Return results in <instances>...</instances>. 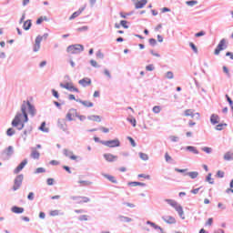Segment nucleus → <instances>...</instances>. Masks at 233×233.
<instances>
[{
	"mask_svg": "<svg viewBox=\"0 0 233 233\" xmlns=\"http://www.w3.org/2000/svg\"><path fill=\"white\" fill-rule=\"evenodd\" d=\"M28 108L31 116H35V108L30 104V101H24L21 106V113H17L12 121V127H16L18 130L25 128V123H28V115L26 109Z\"/></svg>",
	"mask_w": 233,
	"mask_h": 233,
	"instance_id": "f257e3e1",
	"label": "nucleus"
},
{
	"mask_svg": "<svg viewBox=\"0 0 233 233\" xmlns=\"http://www.w3.org/2000/svg\"><path fill=\"white\" fill-rule=\"evenodd\" d=\"M47 38H48V33L44 34L43 36L41 35L36 36L35 40L34 47H33L34 52H39V50L41 49V41H43V39H47Z\"/></svg>",
	"mask_w": 233,
	"mask_h": 233,
	"instance_id": "f03ea898",
	"label": "nucleus"
},
{
	"mask_svg": "<svg viewBox=\"0 0 233 233\" xmlns=\"http://www.w3.org/2000/svg\"><path fill=\"white\" fill-rule=\"evenodd\" d=\"M85 50V47L79 44L69 46L66 49V52L68 54H80V52H83Z\"/></svg>",
	"mask_w": 233,
	"mask_h": 233,
	"instance_id": "7ed1b4c3",
	"label": "nucleus"
},
{
	"mask_svg": "<svg viewBox=\"0 0 233 233\" xmlns=\"http://www.w3.org/2000/svg\"><path fill=\"white\" fill-rule=\"evenodd\" d=\"M166 201L168 205H170V207H173V208H175V210L178 212V215L180 217H183L184 211H183V207H181V205L177 204L176 200H172V199H166Z\"/></svg>",
	"mask_w": 233,
	"mask_h": 233,
	"instance_id": "20e7f679",
	"label": "nucleus"
},
{
	"mask_svg": "<svg viewBox=\"0 0 233 233\" xmlns=\"http://www.w3.org/2000/svg\"><path fill=\"white\" fill-rule=\"evenodd\" d=\"M166 201L168 205H170V207H173V208H175V210L178 212V215L180 217H183L184 211H183V207H181V205L177 204L176 200H172V199H166Z\"/></svg>",
	"mask_w": 233,
	"mask_h": 233,
	"instance_id": "39448f33",
	"label": "nucleus"
},
{
	"mask_svg": "<svg viewBox=\"0 0 233 233\" xmlns=\"http://www.w3.org/2000/svg\"><path fill=\"white\" fill-rule=\"evenodd\" d=\"M227 48V40L225 38L221 39L217 46L214 54L215 56H219V53L222 52V50H226Z\"/></svg>",
	"mask_w": 233,
	"mask_h": 233,
	"instance_id": "423d86ee",
	"label": "nucleus"
},
{
	"mask_svg": "<svg viewBox=\"0 0 233 233\" xmlns=\"http://www.w3.org/2000/svg\"><path fill=\"white\" fill-rule=\"evenodd\" d=\"M60 86L61 88H66V90H69V92H76V94H79V89L74 86V84L72 82H67L66 84L61 83Z\"/></svg>",
	"mask_w": 233,
	"mask_h": 233,
	"instance_id": "0eeeda50",
	"label": "nucleus"
},
{
	"mask_svg": "<svg viewBox=\"0 0 233 233\" xmlns=\"http://www.w3.org/2000/svg\"><path fill=\"white\" fill-rule=\"evenodd\" d=\"M105 145V147H108L109 148H115L116 147H120L121 142H119V139L116 138L114 140H107L102 143Z\"/></svg>",
	"mask_w": 233,
	"mask_h": 233,
	"instance_id": "6e6552de",
	"label": "nucleus"
},
{
	"mask_svg": "<svg viewBox=\"0 0 233 233\" xmlns=\"http://www.w3.org/2000/svg\"><path fill=\"white\" fill-rule=\"evenodd\" d=\"M23 179H24L23 175H18L15 178V183H14V186H13V190H19L21 188V185H23Z\"/></svg>",
	"mask_w": 233,
	"mask_h": 233,
	"instance_id": "1a4fd4ad",
	"label": "nucleus"
},
{
	"mask_svg": "<svg viewBox=\"0 0 233 233\" xmlns=\"http://www.w3.org/2000/svg\"><path fill=\"white\" fill-rule=\"evenodd\" d=\"M185 117H192L194 118L195 116H197V119H200L201 116L199 113H195L194 109H186L184 111Z\"/></svg>",
	"mask_w": 233,
	"mask_h": 233,
	"instance_id": "9d476101",
	"label": "nucleus"
},
{
	"mask_svg": "<svg viewBox=\"0 0 233 233\" xmlns=\"http://www.w3.org/2000/svg\"><path fill=\"white\" fill-rule=\"evenodd\" d=\"M67 121H74L75 117H77V110L71 109L68 111V113L66 116Z\"/></svg>",
	"mask_w": 233,
	"mask_h": 233,
	"instance_id": "9b49d317",
	"label": "nucleus"
},
{
	"mask_svg": "<svg viewBox=\"0 0 233 233\" xmlns=\"http://www.w3.org/2000/svg\"><path fill=\"white\" fill-rule=\"evenodd\" d=\"M64 154L66 156V157L72 159L73 161H77V159H79V157L74 155V152L68 149H64Z\"/></svg>",
	"mask_w": 233,
	"mask_h": 233,
	"instance_id": "f8f14e48",
	"label": "nucleus"
},
{
	"mask_svg": "<svg viewBox=\"0 0 233 233\" xmlns=\"http://www.w3.org/2000/svg\"><path fill=\"white\" fill-rule=\"evenodd\" d=\"M78 84L81 85V86H90V85H92V79L88 78V77H85L81 80L78 81Z\"/></svg>",
	"mask_w": 233,
	"mask_h": 233,
	"instance_id": "ddd939ff",
	"label": "nucleus"
},
{
	"mask_svg": "<svg viewBox=\"0 0 233 233\" xmlns=\"http://www.w3.org/2000/svg\"><path fill=\"white\" fill-rule=\"evenodd\" d=\"M76 103H80L81 105H83V106H86V108H92V106H94V103L88 100L76 99Z\"/></svg>",
	"mask_w": 233,
	"mask_h": 233,
	"instance_id": "4468645a",
	"label": "nucleus"
},
{
	"mask_svg": "<svg viewBox=\"0 0 233 233\" xmlns=\"http://www.w3.org/2000/svg\"><path fill=\"white\" fill-rule=\"evenodd\" d=\"M26 163H28V161H26V160L22 161V162L18 165V167L15 169V174H19V172H20L21 170H23V169L25 168V167H26Z\"/></svg>",
	"mask_w": 233,
	"mask_h": 233,
	"instance_id": "2eb2a0df",
	"label": "nucleus"
},
{
	"mask_svg": "<svg viewBox=\"0 0 233 233\" xmlns=\"http://www.w3.org/2000/svg\"><path fill=\"white\" fill-rule=\"evenodd\" d=\"M147 3H148V1H147V0L137 1L135 4V8H137V10H139L140 8H143L147 5Z\"/></svg>",
	"mask_w": 233,
	"mask_h": 233,
	"instance_id": "dca6fc26",
	"label": "nucleus"
},
{
	"mask_svg": "<svg viewBox=\"0 0 233 233\" xmlns=\"http://www.w3.org/2000/svg\"><path fill=\"white\" fill-rule=\"evenodd\" d=\"M104 157L109 163H112L113 161H116V159H117V156H114L112 154H105Z\"/></svg>",
	"mask_w": 233,
	"mask_h": 233,
	"instance_id": "f3484780",
	"label": "nucleus"
},
{
	"mask_svg": "<svg viewBox=\"0 0 233 233\" xmlns=\"http://www.w3.org/2000/svg\"><path fill=\"white\" fill-rule=\"evenodd\" d=\"M11 211L14 212V214H23L25 208L15 206L11 208Z\"/></svg>",
	"mask_w": 233,
	"mask_h": 233,
	"instance_id": "a211bd4d",
	"label": "nucleus"
},
{
	"mask_svg": "<svg viewBox=\"0 0 233 233\" xmlns=\"http://www.w3.org/2000/svg\"><path fill=\"white\" fill-rule=\"evenodd\" d=\"M163 219L166 223H169L170 225L176 223V218L174 217L167 216L164 217Z\"/></svg>",
	"mask_w": 233,
	"mask_h": 233,
	"instance_id": "6ab92c4d",
	"label": "nucleus"
},
{
	"mask_svg": "<svg viewBox=\"0 0 233 233\" xmlns=\"http://www.w3.org/2000/svg\"><path fill=\"white\" fill-rule=\"evenodd\" d=\"M210 122L212 125H218V123H219V116L214 114L211 115Z\"/></svg>",
	"mask_w": 233,
	"mask_h": 233,
	"instance_id": "aec40b11",
	"label": "nucleus"
},
{
	"mask_svg": "<svg viewBox=\"0 0 233 233\" xmlns=\"http://www.w3.org/2000/svg\"><path fill=\"white\" fill-rule=\"evenodd\" d=\"M81 14H83V10L79 9L78 11H76L69 17L70 21H72L73 19H76V17H79V15H81Z\"/></svg>",
	"mask_w": 233,
	"mask_h": 233,
	"instance_id": "412c9836",
	"label": "nucleus"
},
{
	"mask_svg": "<svg viewBox=\"0 0 233 233\" xmlns=\"http://www.w3.org/2000/svg\"><path fill=\"white\" fill-rule=\"evenodd\" d=\"M104 177H106V179H108V181H110L111 183H117V179L112 175H104Z\"/></svg>",
	"mask_w": 233,
	"mask_h": 233,
	"instance_id": "4be33fe9",
	"label": "nucleus"
},
{
	"mask_svg": "<svg viewBox=\"0 0 233 233\" xmlns=\"http://www.w3.org/2000/svg\"><path fill=\"white\" fill-rule=\"evenodd\" d=\"M40 156L41 155L39 154V151H37L36 149L32 150L31 157H33V159H39Z\"/></svg>",
	"mask_w": 233,
	"mask_h": 233,
	"instance_id": "5701e85b",
	"label": "nucleus"
},
{
	"mask_svg": "<svg viewBox=\"0 0 233 233\" xmlns=\"http://www.w3.org/2000/svg\"><path fill=\"white\" fill-rule=\"evenodd\" d=\"M88 119H90V121H96V123H101V116H100L93 115V116H90L88 117Z\"/></svg>",
	"mask_w": 233,
	"mask_h": 233,
	"instance_id": "b1692460",
	"label": "nucleus"
},
{
	"mask_svg": "<svg viewBox=\"0 0 233 233\" xmlns=\"http://www.w3.org/2000/svg\"><path fill=\"white\" fill-rule=\"evenodd\" d=\"M31 27H32V20H26L24 23V30H30Z\"/></svg>",
	"mask_w": 233,
	"mask_h": 233,
	"instance_id": "393cba45",
	"label": "nucleus"
},
{
	"mask_svg": "<svg viewBox=\"0 0 233 233\" xmlns=\"http://www.w3.org/2000/svg\"><path fill=\"white\" fill-rule=\"evenodd\" d=\"M58 126L62 128V130L66 131V122L65 120H59Z\"/></svg>",
	"mask_w": 233,
	"mask_h": 233,
	"instance_id": "a878e982",
	"label": "nucleus"
},
{
	"mask_svg": "<svg viewBox=\"0 0 233 233\" xmlns=\"http://www.w3.org/2000/svg\"><path fill=\"white\" fill-rule=\"evenodd\" d=\"M78 203H88V201H90V198H88L87 197H80L78 198Z\"/></svg>",
	"mask_w": 233,
	"mask_h": 233,
	"instance_id": "bb28decb",
	"label": "nucleus"
},
{
	"mask_svg": "<svg viewBox=\"0 0 233 233\" xmlns=\"http://www.w3.org/2000/svg\"><path fill=\"white\" fill-rule=\"evenodd\" d=\"M128 185L131 187H145V183L141 182H129Z\"/></svg>",
	"mask_w": 233,
	"mask_h": 233,
	"instance_id": "cd10ccee",
	"label": "nucleus"
},
{
	"mask_svg": "<svg viewBox=\"0 0 233 233\" xmlns=\"http://www.w3.org/2000/svg\"><path fill=\"white\" fill-rule=\"evenodd\" d=\"M78 183L81 187H88L89 185H92V182L88 180H80Z\"/></svg>",
	"mask_w": 233,
	"mask_h": 233,
	"instance_id": "c85d7f7f",
	"label": "nucleus"
},
{
	"mask_svg": "<svg viewBox=\"0 0 233 233\" xmlns=\"http://www.w3.org/2000/svg\"><path fill=\"white\" fill-rule=\"evenodd\" d=\"M187 176H189V177H191V179H196V177H198V176H199V173L196 172V171H192L187 173Z\"/></svg>",
	"mask_w": 233,
	"mask_h": 233,
	"instance_id": "c756f323",
	"label": "nucleus"
},
{
	"mask_svg": "<svg viewBox=\"0 0 233 233\" xmlns=\"http://www.w3.org/2000/svg\"><path fill=\"white\" fill-rule=\"evenodd\" d=\"M119 218L120 221H123L124 223H130V221H132V218L128 217L120 216Z\"/></svg>",
	"mask_w": 233,
	"mask_h": 233,
	"instance_id": "7c9ffc66",
	"label": "nucleus"
},
{
	"mask_svg": "<svg viewBox=\"0 0 233 233\" xmlns=\"http://www.w3.org/2000/svg\"><path fill=\"white\" fill-rule=\"evenodd\" d=\"M44 21H48V18L46 16H40L36 20V25H41Z\"/></svg>",
	"mask_w": 233,
	"mask_h": 233,
	"instance_id": "2f4dec72",
	"label": "nucleus"
},
{
	"mask_svg": "<svg viewBox=\"0 0 233 233\" xmlns=\"http://www.w3.org/2000/svg\"><path fill=\"white\" fill-rule=\"evenodd\" d=\"M232 158H233V154L230 152L226 153L224 156V159H226V161H231Z\"/></svg>",
	"mask_w": 233,
	"mask_h": 233,
	"instance_id": "473e14b6",
	"label": "nucleus"
},
{
	"mask_svg": "<svg viewBox=\"0 0 233 233\" xmlns=\"http://www.w3.org/2000/svg\"><path fill=\"white\" fill-rule=\"evenodd\" d=\"M5 154L6 156H12V154H14V147L12 146H9L5 150Z\"/></svg>",
	"mask_w": 233,
	"mask_h": 233,
	"instance_id": "72a5a7b5",
	"label": "nucleus"
},
{
	"mask_svg": "<svg viewBox=\"0 0 233 233\" xmlns=\"http://www.w3.org/2000/svg\"><path fill=\"white\" fill-rule=\"evenodd\" d=\"M187 150H189V152H193V154H199V152L198 151V149H196V147H192V146H188L187 147Z\"/></svg>",
	"mask_w": 233,
	"mask_h": 233,
	"instance_id": "f704fd0d",
	"label": "nucleus"
},
{
	"mask_svg": "<svg viewBox=\"0 0 233 233\" xmlns=\"http://www.w3.org/2000/svg\"><path fill=\"white\" fill-rule=\"evenodd\" d=\"M42 132H48V128H46V123L43 122L39 127Z\"/></svg>",
	"mask_w": 233,
	"mask_h": 233,
	"instance_id": "c9c22d12",
	"label": "nucleus"
},
{
	"mask_svg": "<svg viewBox=\"0 0 233 233\" xmlns=\"http://www.w3.org/2000/svg\"><path fill=\"white\" fill-rule=\"evenodd\" d=\"M14 134H15V130H14V128L10 127L7 129V131H6L7 136L12 137V136H14Z\"/></svg>",
	"mask_w": 233,
	"mask_h": 233,
	"instance_id": "e433bc0d",
	"label": "nucleus"
},
{
	"mask_svg": "<svg viewBox=\"0 0 233 233\" xmlns=\"http://www.w3.org/2000/svg\"><path fill=\"white\" fill-rule=\"evenodd\" d=\"M207 181L210 183V185H214V179L212 178V174L209 173L207 177Z\"/></svg>",
	"mask_w": 233,
	"mask_h": 233,
	"instance_id": "4c0bfd02",
	"label": "nucleus"
},
{
	"mask_svg": "<svg viewBox=\"0 0 233 233\" xmlns=\"http://www.w3.org/2000/svg\"><path fill=\"white\" fill-rule=\"evenodd\" d=\"M167 79H172L174 77V73L172 71H167L166 73Z\"/></svg>",
	"mask_w": 233,
	"mask_h": 233,
	"instance_id": "58836bf2",
	"label": "nucleus"
},
{
	"mask_svg": "<svg viewBox=\"0 0 233 233\" xmlns=\"http://www.w3.org/2000/svg\"><path fill=\"white\" fill-rule=\"evenodd\" d=\"M153 112H154V114H159V112H161V106H155L153 107Z\"/></svg>",
	"mask_w": 233,
	"mask_h": 233,
	"instance_id": "ea45409f",
	"label": "nucleus"
},
{
	"mask_svg": "<svg viewBox=\"0 0 233 233\" xmlns=\"http://www.w3.org/2000/svg\"><path fill=\"white\" fill-rule=\"evenodd\" d=\"M197 4H198V1H196V0H191V1L186 2V5H187V6H194Z\"/></svg>",
	"mask_w": 233,
	"mask_h": 233,
	"instance_id": "a19ab883",
	"label": "nucleus"
},
{
	"mask_svg": "<svg viewBox=\"0 0 233 233\" xmlns=\"http://www.w3.org/2000/svg\"><path fill=\"white\" fill-rule=\"evenodd\" d=\"M140 158L143 159V161H147L148 159V155L145 153H139Z\"/></svg>",
	"mask_w": 233,
	"mask_h": 233,
	"instance_id": "79ce46f5",
	"label": "nucleus"
},
{
	"mask_svg": "<svg viewBox=\"0 0 233 233\" xmlns=\"http://www.w3.org/2000/svg\"><path fill=\"white\" fill-rule=\"evenodd\" d=\"M120 25L123 26V28H128V22L126 20H121Z\"/></svg>",
	"mask_w": 233,
	"mask_h": 233,
	"instance_id": "37998d69",
	"label": "nucleus"
},
{
	"mask_svg": "<svg viewBox=\"0 0 233 233\" xmlns=\"http://www.w3.org/2000/svg\"><path fill=\"white\" fill-rule=\"evenodd\" d=\"M225 127H227V124H218L216 127V130H223V128H225Z\"/></svg>",
	"mask_w": 233,
	"mask_h": 233,
	"instance_id": "c03bdc74",
	"label": "nucleus"
},
{
	"mask_svg": "<svg viewBox=\"0 0 233 233\" xmlns=\"http://www.w3.org/2000/svg\"><path fill=\"white\" fill-rule=\"evenodd\" d=\"M212 223H214V218H210L206 222V227H212Z\"/></svg>",
	"mask_w": 233,
	"mask_h": 233,
	"instance_id": "a18cd8bd",
	"label": "nucleus"
},
{
	"mask_svg": "<svg viewBox=\"0 0 233 233\" xmlns=\"http://www.w3.org/2000/svg\"><path fill=\"white\" fill-rule=\"evenodd\" d=\"M49 214L50 216H53V217L59 216V210L57 209L51 210Z\"/></svg>",
	"mask_w": 233,
	"mask_h": 233,
	"instance_id": "49530a36",
	"label": "nucleus"
},
{
	"mask_svg": "<svg viewBox=\"0 0 233 233\" xmlns=\"http://www.w3.org/2000/svg\"><path fill=\"white\" fill-rule=\"evenodd\" d=\"M217 177H225V171L218 170L217 172Z\"/></svg>",
	"mask_w": 233,
	"mask_h": 233,
	"instance_id": "de8ad7c7",
	"label": "nucleus"
},
{
	"mask_svg": "<svg viewBox=\"0 0 233 233\" xmlns=\"http://www.w3.org/2000/svg\"><path fill=\"white\" fill-rule=\"evenodd\" d=\"M189 46L192 48L195 54H198V47H196V45H194V43H189Z\"/></svg>",
	"mask_w": 233,
	"mask_h": 233,
	"instance_id": "09e8293b",
	"label": "nucleus"
},
{
	"mask_svg": "<svg viewBox=\"0 0 233 233\" xmlns=\"http://www.w3.org/2000/svg\"><path fill=\"white\" fill-rule=\"evenodd\" d=\"M137 177H143L144 179H150V175L139 174Z\"/></svg>",
	"mask_w": 233,
	"mask_h": 233,
	"instance_id": "8fccbe9b",
	"label": "nucleus"
},
{
	"mask_svg": "<svg viewBox=\"0 0 233 233\" xmlns=\"http://www.w3.org/2000/svg\"><path fill=\"white\" fill-rule=\"evenodd\" d=\"M146 70L147 72H152L154 70V65L150 64V65L147 66Z\"/></svg>",
	"mask_w": 233,
	"mask_h": 233,
	"instance_id": "3c124183",
	"label": "nucleus"
},
{
	"mask_svg": "<svg viewBox=\"0 0 233 233\" xmlns=\"http://www.w3.org/2000/svg\"><path fill=\"white\" fill-rule=\"evenodd\" d=\"M52 94L54 97H56V99H59V93L56 89H52Z\"/></svg>",
	"mask_w": 233,
	"mask_h": 233,
	"instance_id": "603ef678",
	"label": "nucleus"
},
{
	"mask_svg": "<svg viewBox=\"0 0 233 233\" xmlns=\"http://www.w3.org/2000/svg\"><path fill=\"white\" fill-rule=\"evenodd\" d=\"M86 30H88V26L84 25V26H82V27H79V28L77 29V32H86Z\"/></svg>",
	"mask_w": 233,
	"mask_h": 233,
	"instance_id": "864d4df0",
	"label": "nucleus"
},
{
	"mask_svg": "<svg viewBox=\"0 0 233 233\" xmlns=\"http://www.w3.org/2000/svg\"><path fill=\"white\" fill-rule=\"evenodd\" d=\"M165 159H166V161H167V163L172 160V157H170V155H168V152H167V153L165 154Z\"/></svg>",
	"mask_w": 233,
	"mask_h": 233,
	"instance_id": "5fc2aeb1",
	"label": "nucleus"
},
{
	"mask_svg": "<svg viewBox=\"0 0 233 233\" xmlns=\"http://www.w3.org/2000/svg\"><path fill=\"white\" fill-rule=\"evenodd\" d=\"M79 221H88V216L84 215L79 217Z\"/></svg>",
	"mask_w": 233,
	"mask_h": 233,
	"instance_id": "6e6d98bb",
	"label": "nucleus"
},
{
	"mask_svg": "<svg viewBox=\"0 0 233 233\" xmlns=\"http://www.w3.org/2000/svg\"><path fill=\"white\" fill-rule=\"evenodd\" d=\"M127 121H129V123H131V125L133 127H136V125H137L136 118H129V119H127Z\"/></svg>",
	"mask_w": 233,
	"mask_h": 233,
	"instance_id": "4d7b16f0",
	"label": "nucleus"
},
{
	"mask_svg": "<svg viewBox=\"0 0 233 233\" xmlns=\"http://www.w3.org/2000/svg\"><path fill=\"white\" fill-rule=\"evenodd\" d=\"M205 34H206L205 31H200L195 35V37H201L205 35Z\"/></svg>",
	"mask_w": 233,
	"mask_h": 233,
	"instance_id": "13d9d810",
	"label": "nucleus"
},
{
	"mask_svg": "<svg viewBox=\"0 0 233 233\" xmlns=\"http://www.w3.org/2000/svg\"><path fill=\"white\" fill-rule=\"evenodd\" d=\"M202 150L207 154H210V152H212V148L210 147H203Z\"/></svg>",
	"mask_w": 233,
	"mask_h": 233,
	"instance_id": "bf43d9fd",
	"label": "nucleus"
},
{
	"mask_svg": "<svg viewBox=\"0 0 233 233\" xmlns=\"http://www.w3.org/2000/svg\"><path fill=\"white\" fill-rule=\"evenodd\" d=\"M27 199H29V201H33L34 199V192H30L27 196Z\"/></svg>",
	"mask_w": 233,
	"mask_h": 233,
	"instance_id": "052dcab7",
	"label": "nucleus"
},
{
	"mask_svg": "<svg viewBox=\"0 0 233 233\" xmlns=\"http://www.w3.org/2000/svg\"><path fill=\"white\" fill-rule=\"evenodd\" d=\"M104 74L105 76H106V77H112V76L110 75V71L108 69H105Z\"/></svg>",
	"mask_w": 233,
	"mask_h": 233,
	"instance_id": "680f3d73",
	"label": "nucleus"
},
{
	"mask_svg": "<svg viewBox=\"0 0 233 233\" xmlns=\"http://www.w3.org/2000/svg\"><path fill=\"white\" fill-rule=\"evenodd\" d=\"M226 97H227L228 102L229 103L230 106L232 107L233 106L232 99L230 98V96H228V95H226Z\"/></svg>",
	"mask_w": 233,
	"mask_h": 233,
	"instance_id": "e2e57ef3",
	"label": "nucleus"
},
{
	"mask_svg": "<svg viewBox=\"0 0 233 233\" xmlns=\"http://www.w3.org/2000/svg\"><path fill=\"white\" fill-rule=\"evenodd\" d=\"M177 137H176V136H171L170 137V140L173 142V143H177Z\"/></svg>",
	"mask_w": 233,
	"mask_h": 233,
	"instance_id": "0e129e2a",
	"label": "nucleus"
},
{
	"mask_svg": "<svg viewBox=\"0 0 233 233\" xmlns=\"http://www.w3.org/2000/svg\"><path fill=\"white\" fill-rule=\"evenodd\" d=\"M90 63H91L92 66H94L95 68H97L98 66H97V62L96 60H91Z\"/></svg>",
	"mask_w": 233,
	"mask_h": 233,
	"instance_id": "69168bd1",
	"label": "nucleus"
},
{
	"mask_svg": "<svg viewBox=\"0 0 233 233\" xmlns=\"http://www.w3.org/2000/svg\"><path fill=\"white\" fill-rule=\"evenodd\" d=\"M43 172H45V168H43V167L36 168V173L37 174H43Z\"/></svg>",
	"mask_w": 233,
	"mask_h": 233,
	"instance_id": "338daca9",
	"label": "nucleus"
},
{
	"mask_svg": "<svg viewBox=\"0 0 233 233\" xmlns=\"http://www.w3.org/2000/svg\"><path fill=\"white\" fill-rule=\"evenodd\" d=\"M46 182H47V185L52 186L54 185V178H48Z\"/></svg>",
	"mask_w": 233,
	"mask_h": 233,
	"instance_id": "774afa93",
	"label": "nucleus"
}]
</instances>
